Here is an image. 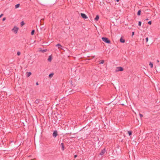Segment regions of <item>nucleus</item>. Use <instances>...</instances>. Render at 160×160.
Listing matches in <instances>:
<instances>
[{
    "mask_svg": "<svg viewBox=\"0 0 160 160\" xmlns=\"http://www.w3.org/2000/svg\"><path fill=\"white\" fill-rule=\"evenodd\" d=\"M32 74V73L30 72H27L26 73V76L28 77H29Z\"/></svg>",
    "mask_w": 160,
    "mask_h": 160,
    "instance_id": "10",
    "label": "nucleus"
},
{
    "mask_svg": "<svg viewBox=\"0 0 160 160\" xmlns=\"http://www.w3.org/2000/svg\"><path fill=\"white\" fill-rule=\"evenodd\" d=\"M157 61L158 62H159V60H157Z\"/></svg>",
    "mask_w": 160,
    "mask_h": 160,
    "instance_id": "37",
    "label": "nucleus"
},
{
    "mask_svg": "<svg viewBox=\"0 0 160 160\" xmlns=\"http://www.w3.org/2000/svg\"><path fill=\"white\" fill-rule=\"evenodd\" d=\"M120 105H122V106H124V104H122H122L120 103Z\"/></svg>",
    "mask_w": 160,
    "mask_h": 160,
    "instance_id": "36",
    "label": "nucleus"
},
{
    "mask_svg": "<svg viewBox=\"0 0 160 160\" xmlns=\"http://www.w3.org/2000/svg\"><path fill=\"white\" fill-rule=\"evenodd\" d=\"M141 10H139L137 12V15L138 16H140L141 15Z\"/></svg>",
    "mask_w": 160,
    "mask_h": 160,
    "instance_id": "18",
    "label": "nucleus"
},
{
    "mask_svg": "<svg viewBox=\"0 0 160 160\" xmlns=\"http://www.w3.org/2000/svg\"><path fill=\"white\" fill-rule=\"evenodd\" d=\"M77 157V155H75L74 156V158H76Z\"/></svg>",
    "mask_w": 160,
    "mask_h": 160,
    "instance_id": "31",
    "label": "nucleus"
},
{
    "mask_svg": "<svg viewBox=\"0 0 160 160\" xmlns=\"http://www.w3.org/2000/svg\"><path fill=\"white\" fill-rule=\"evenodd\" d=\"M148 18H147L145 20H148Z\"/></svg>",
    "mask_w": 160,
    "mask_h": 160,
    "instance_id": "39",
    "label": "nucleus"
},
{
    "mask_svg": "<svg viewBox=\"0 0 160 160\" xmlns=\"http://www.w3.org/2000/svg\"><path fill=\"white\" fill-rule=\"evenodd\" d=\"M52 59V57L51 56H49L48 58V61L49 62H51Z\"/></svg>",
    "mask_w": 160,
    "mask_h": 160,
    "instance_id": "12",
    "label": "nucleus"
},
{
    "mask_svg": "<svg viewBox=\"0 0 160 160\" xmlns=\"http://www.w3.org/2000/svg\"><path fill=\"white\" fill-rule=\"evenodd\" d=\"M36 85H38V82H37L36 83Z\"/></svg>",
    "mask_w": 160,
    "mask_h": 160,
    "instance_id": "35",
    "label": "nucleus"
},
{
    "mask_svg": "<svg viewBox=\"0 0 160 160\" xmlns=\"http://www.w3.org/2000/svg\"><path fill=\"white\" fill-rule=\"evenodd\" d=\"M106 152L105 148H104L103 149H102L101 152L99 153V154L101 156L103 155Z\"/></svg>",
    "mask_w": 160,
    "mask_h": 160,
    "instance_id": "6",
    "label": "nucleus"
},
{
    "mask_svg": "<svg viewBox=\"0 0 160 160\" xmlns=\"http://www.w3.org/2000/svg\"><path fill=\"white\" fill-rule=\"evenodd\" d=\"M21 54V52H19V51H18L17 52V55H18V56H19Z\"/></svg>",
    "mask_w": 160,
    "mask_h": 160,
    "instance_id": "26",
    "label": "nucleus"
},
{
    "mask_svg": "<svg viewBox=\"0 0 160 160\" xmlns=\"http://www.w3.org/2000/svg\"><path fill=\"white\" fill-rule=\"evenodd\" d=\"M35 33V30H32L31 32V34L32 35H34V33Z\"/></svg>",
    "mask_w": 160,
    "mask_h": 160,
    "instance_id": "22",
    "label": "nucleus"
},
{
    "mask_svg": "<svg viewBox=\"0 0 160 160\" xmlns=\"http://www.w3.org/2000/svg\"><path fill=\"white\" fill-rule=\"evenodd\" d=\"M70 92H71V93H70V94H71L73 93H74V92H72V91H70Z\"/></svg>",
    "mask_w": 160,
    "mask_h": 160,
    "instance_id": "34",
    "label": "nucleus"
},
{
    "mask_svg": "<svg viewBox=\"0 0 160 160\" xmlns=\"http://www.w3.org/2000/svg\"><path fill=\"white\" fill-rule=\"evenodd\" d=\"M139 115L141 118H142L143 117V115L142 114H141V113H139Z\"/></svg>",
    "mask_w": 160,
    "mask_h": 160,
    "instance_id": "27",
    "label": "nucleus"
},
{
    "mask_svg": "<svg viewBox=\"0 0 160 160\" xmlns=\"http://www.w3.org/2000/svg\"><path fill=\"white\" fill-rule=\"evenodd\" d=\"M120 0H116L117 2H118Z\"/></svg>",
    "mask_w": 160,
    "mask_h": 160,
    "instance_id": "38",
    "label": "nucleus"
},
{
    "mask_svg": "<svg viewBox=\"0 0 160 160\" xmlns=\"http://www.w3.org/2000/svg\"><path fill=\"white\" fill-rule=\"evenodd\" d=\"M104 62V61L103 60H102L100 61L99 63L103 64Z\"/></svg>",
    "mask_w": 160,
    "mask_h": 160,
    "instance_id": "24",
    "label": "nucleus"
},
{
    "mask_svg": "<svg viewBox=\"0 0 160 160\" xmlns=\"http://www.w3.org/2000/svg\"><path fill=\"white\" fill-rule=\"evenodd\" d=\"M81 15L82 18L84 19H87L88 18V17L84 13H81Z\"/></svg>",
    "mask_w": 160,
    "mask_h": 160,
    "instance_id": "5",
    "label": "nucleus"
},
{
    "mask_svg": "<svg viewBox=\"0 0 160 160\" xmlns=\"http://www.w3.org/2000/svg\"><path fill=\"white\" fill-rule=\"evenodd\" d=\"M58 135V134L57 131L56 130L54 131L52 134V136L54 138H56L57 136Z\"/></svg>",
    "mask_w": 160,
    "mask_h": 160,
    "instance_id": "4",
    "label": "nucleus"
},
{
    "mask_svg": "<svg viewBox=\"0 0 160 160\" xmlns=\"http://www.w3.org/2000/svg\"><path fill=\"white\" fill-rule=\"evenodd\" d=\"M134 32H132V37L133 35H134Z\"/></svg>",
    "mask_w": 160,
    "mask_h": 160,
    "instance_id": "29",
    "label": "nucleus"
},
{
    "mask_svg": "<svg viewBox=\"0 0 160 160\" xmlns=\"http://www.w3.org/2000/svg\"><path fill=\"white\" fill-rule=\"evenodd\" d=\"M54 120H56V119H57V120L58 119V120H60V118H58V117H57V116H55V117H54Z\"/></svg>",
    "mask_w": 160,
    "mask_h": 160,
    "instance_id": "17",
    "label": "nucleus"
},
{
    "mask_svg": "<svg viewBox=\"0 0 160 160\" xmlns=\"http://www.w3.org/2000/svg\"><path fill=\"white\" fill-rule=\"evenodd\" d=\"M123 70V68L122 67H119L116 68L115 71L116 72L122 71Z\"/></svg>",
    "mask_w": 160,
    "mask_h": 160,
    "instance_id": "2",
    "label": "nucleus"
},
{
    "mask_svg": "<svg viewBox=\"0 0 160 160\" xmlns=\"http://www.w3.org/2000/svg\"><path fill=\"white\" fill-rule=\"evenodd\" d=\"M155 68L157 72H160V67L158 66H156Z\"/></svg>",
    "mask_w": 160,
    "mask_h": 160,
    "instance_id": "7",
    "label": "nucleus"
},
{
    "mask_svg": "<svg viewBox=\"0 0 160 160\" xmlns=\"http://www.w3.org/2000/svg\"><path fill=\"white\" fill-rule=\"evenodd\" d=\"M40 101H41V100L39 99H37L35 101L34 103L36 104H38L40 102Z\"/></svg>",
    "mask_w": 160,
    "mask_h": 160,
    "instance_id": "9",
    "label": "nucleus"
},
{
    "mask_svg": "<svg viewBox=\"0 0 160 160\" xmlns=\"http://www.w3.org/2000/svg\"><path fill=\"white\" fill-rule=\"evenodd\" d=\"M56 46L58 47V48H61L62 47V46L59 43L58 44H57L56 45Z\"/></svg>",
    "mask_w": 160,
    "mask_h": 160,
    "instance_id": "15",
    "label": "nucleus"
},
{
    "mask_svg": "<svg viewBox=\"0 0 160 160\" xmlns=\"http://www.w3.org/2000/svg\"><path fill=\"white\" fill-rule=\"evenodd\" d=\"M25 24V23L23 21H22L21 22L20 25L21 27H22L23 25Z\"/></svg>",
    "mask_w": 160,
    "mask_h": 160,
    "instance_id": "20",
    "label": "nucleus"
},
{
    "mask_svg": "<svg viewBox=\"0 0 160 160\" xmlns=\"http://www.w3.org/2000/svg\"><path fill=\"white\" fill-rule=\"evenodd\" d=\"M142 24V22L141 21L138 22V26H140Z\"/></svg>",
    "mask_w": 160,
    "mask_h": 160,
    "instance_id": "25",
    "label": "nucleus"
},
{
    "mask_svg": "<svg viewBox=\"0 0 160 160\" xmlns=\"http://www.w3.org/2000/svg\"><path fill=\"white\" fill-rule=\"evenodd\" d=\"M53 75H54L53 73H51L50 74H49V75L48 76L49 78H52V77Z\"/></svg>",
    "mask_w": 160,
    "mask_h": 160,
    "instance_id": "13",
    "label": "nucleus"
},
{
    "mask_svg": "<svg viewBox=\"0 0 160 160\" xmlns=\"http://www.w3.org/2000/svg\"><path fill=\"white\" fill-rule=\"evenodd\" d=\"M60 146L62 148V150L63 151L65 149V148L63 143H61L60 144Z\"/></svg>",
    "mask_w": 160,
    "mask_h": 160,
    "instance_id": "11",
    "label": "nucleus"
},
{
    "mask_svg": "<svg viewBox=\"0 0 160 160\" xmlns=\"http://www.w3.org/2000/svg\"><path fill=\"white\" fill-rule=\"evenodd\" d=\"M20 4H18L15 5V8H19L20 7Z\"/></svg>",
    "mask_w": 160,
    "mask_h": 160,
    "instance_id": "19",
    "label": "nucleus"
},
{
    "mask_svg": "<svg viewBox=\"0 0 160 160\" xmlns=\"http://www.w3.org/2000/svg\"><path fill=\"white\" fill-rule=\"evenodd\" d=\"M18 30V28L14 27V28L12 29V30L16 34L17 33Z\"/></svg>",
    "mask_w": 160,
    "mask_h": 160,
    "instance_id": "3",
    "label": "nucleus"
},
{
    "mask_svg": "<svg viewBox=\"0 0 160 160\" xmlns=\"http://www.w3.org/2000/svg\"><path fill=\"white\" fill-rule=\"evenodd\" d=\"M148 23L149 25H151L152 24V21H149L148 22Z\"/></svg>",
    "mask_w": 160,
    "mask_h": 160,
    "instance_id": "28",
    "label": "nucleus"
},
{
    "mask_svg": "<svg viewBox=\"0 0 160 160\" xmlns=\"http://www.w3.org/2000/svg\"><path fill=\"white\" fill-rule=\"evenodd\" d=\"M145 40H146V42H147L148 41V37L146 38L145 39Z\"/></svg>",
    "mask_w": 160,
    "mask_h": 160,
    "instance_id": "30",
    "label": "nucleus"
},
{
    "mask_svg": "<svg viewBox=\"0 0 160 160\" xmlns=\"http://www.w3.org/2000/svg\"><path fill=\"white\" fill-rule=\"evenodd\" d=\"M3 14H1L0 15V18H1V17L3 16Z\"/></svg>",
    "mask_w": 160,
    "mask_h": 160,
    "instance_id": "33",
    "label": "nucleus"
},
{
    "mask_svg": "<svg viewBox=\"0 0 160 160\" xmlns=\"http://www.w3.org/2000/svg\"><path fill=\"white\" fill-rule=\"evenodd\" d=\"M128 133L129 135L130 136L132 135V131H128Z\"/></svg>",
    "mask_w": 160,
    "mask_h": 160,
    "instance_id": "23",
    "label": "nucleus"
},
{
    "mask_svg": "<svg viewBox=\"0 0 160 160\" xmlns=\"http://www.w3.org/2000/svg\"><path fill=\"white\" fill-rule=\"evenodd\" d=\"M47 51V49H44L43 50H40V52H43V53Z\"/></svg>",
    "mask_w": 160,
    "mask_h": 160,
    "instance_id": "16",
    "label": "nucleus"
},
{
    "mask_svg": "<svg viewBox=\"0 0 160 160\" xmlns=\"http://www.w3.org/2000/svg\"><path fill=\"white\" fill-rule=\"evenodd\" d=\"M149 65L150 67L152 68H153V63L151 62H150V63H149Z\"/></svg>",
    "mask_w": 160,
    "mask_h": 160,
    "instance_id": "21",
    "label": "nucleus"
},
{
    "mask_svg": "<svg viewBox=\"0 0 160 160\" xmlns=\"http://www.w3.org/2000/svg\"><path fill=\"white\" fill-rule=\"evenodd\" d=\"M99 17L98 15H97L95 18H94V20L95 21H97L98 19H99Z\"/></svg>",
    "mask_w": 160,
    "mask_h": 160,
    "instance_id": "14",
    "label": "nucleus"
},
{
    "mask_svg": "<svg viewBox=\"0 0 160 160\" xmlns=\"http://www.w3.org/2000/svg\"><path fill=\"white\" fill-rule=\"evenodd\" d=\"M120 41L121 43H124L125 42V40L124 39L122 38V37H121L120 39Z\"/></svg>",
    "mask_w": 160,
    "mask_h": 160,
    "instance_id": "8",
    "label": "nucleus"
},
{
    "mask_svg": "<svg viewBox=\"0 0 160 160\" xmlns=\"http://www.w3.org/2000/svg\"><path fill=\"white\" fill-rule=\"evenodd\" d=\"M102 40L105 42L107 43H110L111 42L108 39V38L106 37H102Z\"/></svg>",
    "mask_w": 160,
    "mask_h": 160,
    "instance_id": "1",
    "label": "nucleus"
},
{
    "mask_svg": "<svg viewBox=\"0 0 160 160\" xmlns=\"http://www.w3.org/2000/svg\"><path fill=\"white\" fill-rule=\"evenodd\" d=\"M6 19V18H3L2 19V21H4Z\"/></svg>",
    "mask_w": 160,
    "mask_h": 160,
    "instance_id": "32",
    "label": "nucleus"
}]
</instances>
